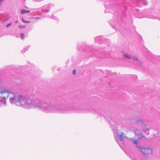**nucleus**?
I'll return each instance as SVG.
<instances>
[{
  "label": "nucleus",
  "mask_w": 160,
  "mask_h": 160,
  "mask_svg": "<svg viewBox=\"0 0 160 160\" xmlns=\"http://www.w3.org/2000/svg\"><path fill=\"white\" fill-rule=\"evenodd\" d=\"M143 125L145 128H143L141 132H140L138 129H136L133 132L135 136L137 137L138 140L144 138L145 136L144 135V134L146 133V135L149 134V129L146 127V125L145 124H143Z\"/></svg>",
  "instance_id": "nucleus-1"
},
{
  "label": "nucleus",
  "mask_w": 160,
  "mask_h": 160,
  "mask_svg": "<svg viewBox=\"0 0 160 160\" xmlns=\"http://www.w3.org/2000/svg\"><path fill=\"white\" fill-rule=\"evenodd\" d=\"M0 94L2 95L3 98L5 99L9 98L10 99H13L15 98L14 94L12 92H9L6 89H5L3 91H1Z\"/></svg>",
  "instance_id": "nucleus-2"
},
{
  "label": "nucleus",
  "mask_w": 160,
  "mask_h": 160,
  "mask_svg": "<svg viewBox=\"0 0 160 160\" xmlns=\"http://www.w3.org/2000/svg\"><path fill=\"white\" fill-rule=\"evenodd\" d=\"M138 150L144 154L148 155L152 153V150L150 148H140L138 146H137Z\"/></svg>",
  "instance_id": "nucleus-3"
},
{
  "label": "nucleus",
  "mask_w": 160,
  "mask_h": 160,
  "mask_svg": "<svg viewBox=\"0 0 160 160\" xmlns=\"http://www.w3.org/2000/svg\"><path fill=\"white\" fill-rule=\"evenodd\" d=\"M18 95V99L17 101L16 104L18 105V102L20 103V105H23V103L22 102L24 101V98L21 94H19Z\"/></svg>",
  "instance_id": "nucleus-4"
},
{
  "label": "nucleus",
  "mask_w": 160,
  "mask_h": 160,
  "mask_svg": "<svg viewBox=\"0 0 160 160\" xmlns=\"http://www.w3.org/2000/svg\"><path fill=\"white\" fill-rule=\"evenodd\" d=\"M50 9V6L46 5L44 6L42 8V12H48Z\"/></svg>",
  "instance_id": "nucleus-5"
},
{
  "label": "nucleus",
  "mask_w": 160,
  "mask_h": 160,
  "mask_svg": "<svg viewBox=\"0 0 160 160\" xmlns=\"http://www.w3.org/2000/svg\"><path fill=\"white\" fill-rule=\"evenodd\" d=\"M21 13L22 14H24L26 13H29L30 12V11L22 9L21 10Z\"/></svg>",
  "instance_id": "nucleus-6"
},
{
  "label": "nucleus",
  "mask_w": 160,
  "mask_h": 160,
  "mask_svg": "<svg viewBox=\"0 0 160 160\" xmlns=\"http://www.w3.org/2000/svg\"><path fill=\"white\" fill-rule=\"evenodd\" d=\"M32 103V100H28L25 103V104L26 105H30Z\"/></svg>",
  "instance_id": "nucleus-7"
},
{
  "label": "nucleus",
  "mask_w": 160,
  "mask_h": 160,
  "mask_svg": "<svg viewBox=\"0 0 160 160\" xmlns=\"http://www.w3.org/2000/svg\"><path fill=\"white\" fill-rule=\"evenodd\" d=\"M123 135V134H122L121 135H118V137L119 138V139L121 141H122V136Z\"/></svg>",
  "instance_id": "nucleus-8"
},
{
  "label": "nucleus",
  "mask_w": 160,
  "mask_h": 160,
  "mask_svg": "<svg viewBox=\"0 0 160 160\" xmlns=\"http://www.w3.org/2000/svg\"><path fill=\"white\" fill-rule=\"evenodd\" d=\"M6 103V102L5 101H3L2 102V101L1 99L0 100V105L1 106L2 105H4Z\"/></svg>",
  "instance_id": "nucleus-9"
},
{
  "label": "nucleus",
  "mask_w": 160,
  "mask_h": 160,
  "mask_svg": "<svg viewBox=\"0 0 160 160\" xmlns=\"http://www.w3.org/2000/svg\"><path fill=\"white\" fill-rule=\"evenodd\" d=\"M52 19H53L57 20V21H58V18L57 17H56L55 16H52Z\"/></svg>",
  "instance_id": "nucleus-10"
},
{
  "label": "nucleus",
  "mask_w": 160,
  "mask_h": 160,
  "mask_svg": "<svg viewBox=\"0 0 160 160\" xmlns=\"http://www.w3.org/2000/svg\"><path fill=\"white\" fill-rule=\"evenodd\" d=\"M124 56L126 58H128V59H130L131 58H130L129 56L127 54H124Z\"/></svg>",
  "instance_id": "nucleus-11"
},
{
  "label": "nucleus",
  "mask_w": 160,
  "mask_h": 160,
  "mask_svg": "<svg viewBox=\"0 0 160 160\" xmlns=\"http://www.w3.org/2000/svg\"><path fill=\"white\" fill-rule=\"evenodd\" d=\"M22 21L23 22H24V23H30V22L29 21H26L25 20H24V19H23V18H22Z\"/></svg>",
  "instance_id": "nucleus-12"
},
{
  "label": "nucleus",
  "mask_w": 160,
  "mask_h": 160,
  "mask_svg": "<svg viewBox=\"0 0 160 160\" xmlns=\"http://www.w3.org/2000/svg\"><path fill=\"white\" fill-rule=\"evenodd\" d=\"M143 3L145 5H146L147 4V2L145 0H142Z\"/></svg>",
  "instance_id": "nucleus-13"
},
{
  "label": "nucleus",
  "mask_w": 160,
  "mask_h": 160,
  "mask_svg": "<svg viewBox=\"0 0 160 160\" xmlns=\"http://www.w3.org/2000/svg\"><path fill=\"white\" fill-rule=\"evenodd\" d=\"M21 36L22 38V39H23V38H24V34H23L21 33Z\"/></svg>",
  "instance_id": "nucleus-14"
},
{
  "label": "nucleus",
  "mask_w": 160,
  "mask_h": 160,
  "mask_svg": "<svg viewBox=\"0 0 160 160\" xmlns=\"http://www.w3.org/2000/svg\"><path fill=\"white\" fill-rule=\"evenodd\" d=\"M133 142L136 144H137L138 143L137 140L133 141Z\"/></svg>",
  "instance_id": "nucleus-15"
},
{
  "label": "nucleus",
  "mask_w": 160,
  "mask_h": 160,
  "mask_svg": "<svg viewBox=\"0 0 160 160\" xmlns=\"http://www.w3.org/2000/svg\"><path fill=\"white\" fill-rule=\"evenodd\" d=\"M133 59V60H137V61L138 60V58L136 57H134Z\"/></svg>",
  "instance_id": "nucleus-16"
},
{
  "label": "nucleus",
  "mask_w": 160,
  "mask_h": 160,
  "mask_svg": "<svg viewBox=\"0 0 160 160\" xmlns=\"http://www.w3.org/2000/svg\"><path fill=\"white\" fill-rule=\"evenodd\" d=\"M12 24V23H10L9 24H8L7 26H6V27H9L10 25H11Z\"/></svg>",
  "instance_id": "nucleus-17"
},
{
  "label": "nucleus",
  "mask_w": 160,
  "mask_h": 160,
  "mask_svg": "<svg viewBox=\"0 0 160 160\" xmlns=\"http://www.w3.org/2000/svg\"><path fill=\"white\" fill-rule=\"evenodd\" d=\"M73 74H74V75H75L76 74V71H75V70H74L73 71Z\"/></svg>",
  "instance_id": "nucleus-18"
},
{
  "label": "nucleus",
  "mask_w": 160,
  "mask_h": 160,
  "mask_svg": "<svg viewBox=\"0 0 160 160\" xmlns=\"http://www.w3.org/2000/svg\"><path fill=\"white\" fill-rule=\"evenodd\" d=\"M40 19V18H38V17H37L35 18V19Z\"/></svg>",
  "instance_id": "nucleus-19"
},
{
  "label": "nucleus",
  "mask_w": 160,
  "mask_h": 160,
  "mask_svg": "<svg viewBox=\"0 0 160 160\" xmlns=\"http://www.w3.org/2000/svg\"><path fill=\"white\" fill-rule=\"evenodd\" d=\"M140 123H141L142 124V122H138V123H139V124H140Z\"/></svg>",
  "instance_id": "nucleus-20"
},
{
  "label": "nucleus",
  "mask_w": 160,
  "mask_h": 160,
  "mask_svg": "<svg viewBox=\"0 0 160 160\" xmlns=\"http://www.w3.org/2000/svg\"><path fill=\"white\" fill-rule=\"evenodd\" d=\"M4 0H0V1H1V2H2L3 1H4Z\"/></svg>",
  "instance_id": "nucleus-21"
},
{
  "label": "nucleus",
  "mask_w": 160,
  "mask_h": 160,
  "mask_svg": "<svg viewBox=\"0 0 160 160\" xmlns=\"http://www.w3.org/2000/svg\"><path fill=\"white\" fill-rule=\"evenodd\" d=\"M18 22V21H16L15 22V23H17Z\"/></svg>",
  "instance_id": "nucleus-22"
},
{
  "label": "nucleus",
  "mask_w": 160,
  "mask_h": 160,
  "mask_svg": "<svg viewBox=\"0 0 160 160\" xmlns=\"http://www.w3.org/2000/svg\"><path fill=\"white\" fill-rule=\"evenodd\" d=\"M1 4V3H0V5Z\"/></svg>",
  "instance_id": "nucleus-23"
}]
</instances>
